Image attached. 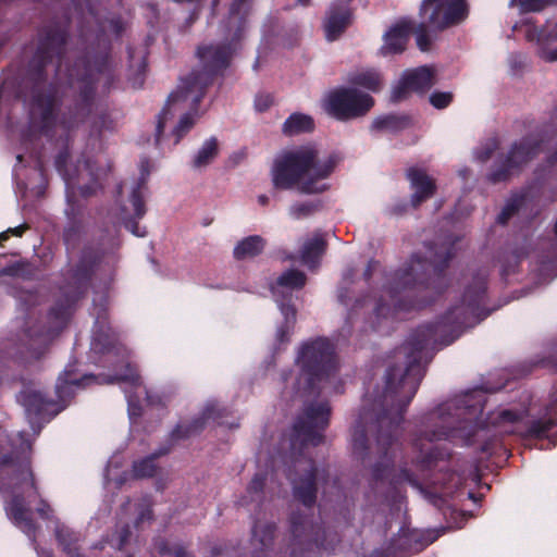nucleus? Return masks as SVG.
<instances>
[{
  "mask_svg": "<svg viewBox=\"0 0 557 557\" xmlns=\"http://www.w3.org/2000/svg\"><path fill=\"white\" fill-rule=\"evenodd\" d=\"M421 376L419 367L413 363L405 369L394 367L387 372L383 403L388 408L379 414L370 426L371 432L375 431V451L379 455V460L371 469L370 483L377 493L388 495L405 484L419 487L416 472L431 469L437 460L448 456L447 450L436 445L440 441L458 440L461 444L468 445L474 442L472 437L483 438V433L490 431H493L494 435L525 433L542 437L557 419L556 387L543 414L537 419H527L524 411L499 408L491 412L484 423L473 424L478 414L482 413L486 396L483 391H472L443 404L424 418L412 440L414 471L403 463L396 467L397 429L418 389Z\"/></svg>",
  "mask_w": 557,
  "mask_h": 557,
  "instance_id": "1",
  "label": "nucleus"
},
{
  "mask_svg": "<svg viewBox=\"0 0 557 557\" xmlns=\"http://www.w3.org/2000/svg\"><path fill=\"white\" fill-rule=\"evenodd\" d=\"M251 0H233L227 20L224 24L227 46H207L198 49L201 63L200 70L193 71L174 90L159 114L157 124V141L163 133L168 122L180 115L178 122L172 131L174 145L194 127L200 114L197 106L201 101L207 86L213 75L226 67L232 55L237 51L239 41L244 38L247 28V16Z\"/></svg>",
  "mask_w": 557,
  "mask_h": 557,
  "instance_id": "2",
  "label": "nucleus"
},
{
  "mask_svg": "<svg viewBox=\"0 0 557 557\" xmlns=\"http://www.w3.org/2000/svg\"><path fill=\"white\" fill-rule=\"evenodd\" d=\"M91 350L96 354L107 355V361L113 362L115 357H121L126 373L115 374L108 382H116L122 385L128 406V417L132 425L137 419L147 414L149 410L165 407L171 399V394L148 389L141 384L140 377L129 362L125 361L127 351L116 338L111 327L107 324L104 310L100 308L96 315L92 331Z\"/></svg>",
  "mask_w": 557,
  "mask_h": 557,
  "instance_id": "3",
  "label": "nucleus"
},
{
  "mask_svg": "<svg viewBox=\"0 0 557 557\" xmlns=\"http://www.w3.org/2000/svg\"><path fill=\"white\" fill-rule=\"evenodd\" d=\"M341 162L336 153L321 156L313 145L283 152L272 170L273 185L301 194H320L329 189L326 180Z\"/></svg>",
  "mask_w": 557,
  "mask_h": 557,
  "instance_id": "4",
  "label": "nucleus"
},
{
  "mask_svg": "<svg viewBox=\"0 0 557 557\" xmlns=\"http://www.w3.org/2000/svg\"><path fill=\"white\" fill-rule=\"evenodd\" d=\"M336 369L333 347L327 339L306 342L298 348L294 369L283 374L284 393L309 399L321 393L337 392Z\"/></svg>",
  "mask_w": 557,
  "mask_h": 557,
  "instance_id": "5",
  "label": "nucleus"
},
{
  "mask_svg": "<svg viewBox=\"0 0 557 557\" xmlns=\"http://www.w3.org/2000/svg\"><path fill=\"white\" fill-rule=\"evenodd\" d=\"M430 267L431 264L426 261L413 258L408 267L389 274L385 278L381 294L370 302L355 299L354 304H350L349 290L346 286H342L338 289V300L347 308V320L351 321L359 311H364L368 307H371L370 322L372 327H376L380 324V318L386 319L403 307L407 308L406 305H403L399 294L417 281L422 283L423 276Z\"/></svg>",
  "mask_w": 557,
  "mask_h": 557,
  "instance_id": "6",
  "label": "nucleus"
},
{
  "mask_svg": "<svg viewBox=\"0 0 557 557\" xmlns=\"http://www.w3.org/2000/svg\"><path fill=\"white\" fill-rule=\"evenodd\" d=\"M38 503L37 512L46 519L52 512L50 506L39 498L34 484L33 473L28 467H23L13 479L11 491L5 503V510L13 523L29 539L35 534L32 505Z\"/></svg>",
  "mask_w": 557,
  "mask_h": 557,
  "instance_id": "7",
  "label": "nucleus"
},
{
  "mask_svg": "<svg viewBox=\"0 0 557 557\" xmlns=\"http://www.w3.org/2000/svg\"><path fill=\"white\" fill-rule=\"evenodd\" d=\"M478 310L479 308L474 313H471L470 311H467V305L455 307L440 322L419 327L417 331V338L413 343L416 349L421 350L431 344L437 343H442L444 345L450 344L460 335L462 326H473L476 322L486 318V314H483V317H480L479 319Z\"/></svg>",
  "mask_w": 557,
  "mask_h": 557,
  "instance_id": "8",
  "label": "nucleus"
},
{
  "mask_svg": "<svg viewBox=\"0 0 557 557\" xmlns=\"http://www.w3.org/2000/svg\"><path fill=\"white\" fill-rule=\"evenodd\" d=\"M478 310L479 308L474 313H471L470 311H467V305L455 307L440 322L419 327L417 331V338L413 343L416 349L421 350L431 344L437 343H442L444 345L450 344L460 335L462 326H473L476 322L486 318V314H483V317H480L479 319Z\"/></svg>",
  "mask_w": 557,
  "mask_h": 557,
  "instance_id": "9",
  "label": "nucleus"
},
{
  "mask_svg": "<svg viewBox=\"0 0 557 557\" xmlns=\"http://www.w3.org/2000/svg\"><path fill=\"white\" fill-rule=\"evenodd\" d=\"M144 191V177L138 181L123 182L119 186V197L113 209V215L116 221L138 237H144L146 235V230L139 227L136 223V220L141 219L146 213Z\"/></svg>",
  "mask_w": 557,
  "mask_h": 557,
  "instance_id": "10",
  "label": "nucleus"
},
{
  "mask_svg": "<svg viewBox=\"0 0 557 557\" xmlns=\"http://www.w3.org/2000/svg\"><path fill=\"white\" fill-rule=\"evenodd\" d=\"M306 280L302 272L290 269L283 272L271 285L272 294L284 318L275 333L277 345H283L289 341L296 323V309L290 305H285L283 300L287 299L293 290L304 287Z\"/></svg>",
  "mask_w": 557,
  "mask_h": 557,
  "instance_id": "11",
  "label": "nucleus"
},
{
  "mask_svg": "<svg viewBox=\"0 0 557 557\" xmlns=\"http://www.w3.org/2000/svg\"><path fill=\"white\" fill-rule=\"evenodd\" d=\"M374 104L368 94L356 88H338L324 99V110L337 120L346 121L366 114Z\"/></svg>",
  "mask_w": 557,
  "mask_h": 557,
  "instance_id": "12",
  "label": "nucleus"
},
{
  "mask_svg": "<svg viewBox=\"0 0 557 557\" xmlns=\"http://www.w3.org/2000/svg\"><path fill=\"white\" fill-rule=\"evenodd\" d=\"M420 11L431 27L442 30L463 22L468 4L466 0H423Z\"/></svg>",
  "mask_w": 557,
  "mask_h": 557,
  "instance_id": "13",
  "label": "nucleus"
},
{
  "mask_svg": "<svg viewBox=\"0 0 557 557\" xmlns=\"http://www.w3.org/2000/svg\"><path fill=\"white\" fill-rule=\"evenodd\" d=\"M330 407L325 401L306 407L295 424V436L304 445H318L322 442V431L329 423Z\"/></svg>",
  "mask_w": 557,
  "mask_h": 557,
  "instance_id": "14",
  "label": "nucleus"
},
{
  "mask_svg": "<svg viewBox=\"0 0 557 557\" xmlns=\"http://www.w3.org/2000/svg\"><path fill=\"white\" fill-rule=\"evenodd\" d=\"M79 298V294L75 293L72 296H65V300H60L48 314V329L45 332H33L27 330L29 338V348L37 349L46 346L67 323L74 305Z\"/></svg>",
  "mask_w": 557,
  "mask_h": 557,
  "instance_id": "15",
  "label": "nucleus"
},
{
  "mask_svg": "<svg viewBox=\"0 0 557 557\" xmlns=\"http://www.w3.org/2000/svg\"><path fill=\"white\" fill-rule=\"evenodd\" d=\"M293 467L295 474L304 472V475L299 478L294 475L292 471L288 473V478L293 484L294 495L305 507H311L315 502L317 470L312 461L305 457L296 459Z\"/></svg>",
  "mask_w": 557,
  "mask_h": 557,
  "instance_id": "16",
  "label": "nucleus"
},
{
  "mask_svg": "<svg viewBox=\"0 0 557 557\" xmlns=\"http://www.w3.org/2000/svg\"><path fill=\"white\" fill-rule=\"evenodd\" d=\"M521 29L530 42H535L537 54L545 61H557V23L547 24L545 27L539 29L536 26L527 22L515 29Z\"/></svg>",
  "mask_w": 557,
  "mask_h": 557,
  "instance_id": "17",
  "label": "nucleus"
},
{
  "mask_svg": "<svg viewBox=\"0 0 557 557\" xmlns=\"http://www.w3.org/2000/svg\"><path fill=\"white\" fill-rule=\"evenodd\" d=\"M434 76V70L429 66L404 72L401 78L393 88L392 100H403L410 91L419 92L430 89L435 83Z\"/></svg>",
  "mask_w": 557,
  "mask_h": 557,
  "instance_id": "18",
  "label": "nucleus"
},
{
  "mask_svg": "<svg viewBox=\"0 0 557 557\" xmlns=\"http://www.w3.org/2000/svg\"><path fill=\"white\" fill-rule=\"evenodd\" d=\"M18 401L25 407L32 425L37 420L49 421L65 407V405L58 406V404L47 400L41 392L32 388L23 391L18 395Z\"/></svg>",
  "mask_w": 557,
  "mask_h": 557,
  "instance_id": "19",
  "label": "nucleus"
},
{
  "mask_svg": "<svg viewBox=\"0 0 557 557\" xmlns=\"http://www.w3.org/2000/svg\"><path fill=\"white\" fill-rule=\"evenodd\" d=\"M536 153V143L533 139H523L515 144L502 168L491 173L493 182H500L512 175L522 164Z\"/></svg>",
  "mask_w": 557,
  "mask_h": 557,
  "instance_id": "20",
  "label": "nucleus"
},
{
  "mask_svg": "<svg viewBox=\"0 0 557 557\" xmlns=\"http://www.w3.org/2000/svg\"><path fill=\"white\" fill-rule=\"evenodd\" d=\"M351 23V11L346 0L331 4L323 23L325 38L334 41L346 30Z\"/></svg>",
  "mask_w": 557,
  "mask_h": 557,
  "instance_id": "21",
  "label": "nucleus"
},
{
  "mask_svg": "<svg viewBox=\"0 0 557 557\" xmlns=\"http://www.w3.org/2000/svg\"><path fill=\"white\" fill-rule=\"evenodd\" d=\"M412 25L409 21H400L393 25L383 36L381 54L401 53L406 49Z\"/></svg>",
  "mask_w": 557,
  "mask_h": 557,
  "instance_id": "22",
  "label": "nucleus"
},
{
  "mask_svg": "<svg viewBox=\"0 0 557 557\" xmlns=\"http://www.w3.org/2000/svg\"><path fill=\"white\" fill-rule=\"evenodd\" d=\"M413 194L411 196L412 207H418L422 201L432 197L435 193V181L421 169H410L407 173Z\"/></svg>",
  "mask_w": 557,
  "mask_h": 557,
  "instance_id": "23",
  "label": "nucleus"
},
{
  "mask_svg": "<svg viewBox=\"0 0 557 557\" xmlns=\"http://www.w3.org/2000/svg\"><path fill=\"white\" fill-rule=\"evenodd\" d=\"M67 71L69 84L73 88L79 89L83 99L88 100L95 78L94 67L89 63L82 61L75 64L74 69Z\"/></svg>",
  "mask_w": 557,
  "mask_h": 557,
  "instance_id": "24",
  "label": "nucleus"
},
{
  "mask_svg": "<svg viewBox=\"0 0 557 557\" xmlns=\"http://www.w3.org/2000/svg\"><path fill=\"white\" fill-rule=\"evenodd\" d=\"M55 100L53 98L36 96L30 106V120L34 126L48 128L54 120Z\"/></svg>",
  "mask_w": 557,
  "mask_h": 557,
  "instance_id": "25",
  "label": "nucleus"
},
{
  "mask_svg": "<svg viewBox=\"0 0 557 557\" xmlns=\"http://www.w3.org/2000/svg\"><path fill=\"white\" fill-rule=\"evenodd\" d=\"M221 411L222 410L218 403H208L203 408L202 414L199 419L195 420L193 423L189 424H178L176 429L173 431V436L175 438H185L199 432L209 420H218L221 416Z\"/></svg>",
  "mask_w": 557,
  "mask_h": 557,
  "instance_id": "26",
  "label": "nucleus"
},
{
  "mask_svg": "<svg viewBox=\"0 0 557 557\" xmlns=\"http://www.w3.org/2000/svg\"><path fill=\"white\" fill-rule=\"evenodd\" d=\"M220 152V143L216 137L207 138L196 150L191 158L190 165L196 171L207 169L218 158Z\"/></svg>",
  "mask_w": 557,
  "mask_h": 557,
  "instance_id": "27",
  "label": "nucleus"
},
{
  "mask_svg": "<svg viewBox=\"0 0 557 557\" xmlns=\"http://www.w3.org/2000/svg\"><path fill=\"white\" fill-rule=\"evenodd\" d=\"M325 240L319 233L307 238L300 249V260L309 269H314L324 252Z\"/></svg>",
  "mask_w": 557,
  "mask_h": 557,
  "instance_id": "28",
  "label": "nucleus"
},
{
  "mask_svg": "<svg viewBox=\"0 0 557 557\" xmlns=\"http://www.w3.org/2000/svg\"><path fill=\"white\" fill-rule=\"evenodd\" d=\"M94 379L90 375L84 377H77L74 371L69 367L59 376L55 389L60 401L65 403L67 399L74 396L76 389H78L84 382H88Z\"/></svg>",
  "mask_w": 557,
  "mask_h": 557,
  "instance_id": "29",
  "label": "nucleus"
},
{
  "mask_svg": "<svg viewBox=\"0 0 557 557\" xmlns=\"http://www.w3.org/2000/svg\"><path fill=\"white\" fill-rule=\"evenodd\" d=\"M370 420L372 421V414L364 411L360 414L356 425L354 426L352 448L355 454L360 458H363L368 450L371 453L373 450V447L368 445L369 440L366 434L368 431L367 424Z\"/></svg>",
  "mask_w": 557,
  "mask_h": 557,
  "instance_id": "30",
  "label": "nucleus"
},
{
  "mask_svg": "<svg viewBox=\"0 0 557 557\" xmlns=\"http://www.w3.org/2000/svg\"><path fill=\"white\" fill-rule=\"evenodd\" d=\"M462 479L455 473L442 474L441 479H435L431 482L432 491L429 492L430 496L438 498H447L454 495L455 490L461 484Z\"/></svg>",
  "mask_w": 557,
  "mask_h": 557,
  "instance_id": "31",
  "label": "nucleus"
},
{
  "mask_svg": "<svg viewBox=\"0 0 557 557\" xmlns=\"http://www.w3.org/2000/svg\"><path fill=\"white\" fill-rule=\"evenodd\" d=\"M264 248V240L259 235H253L240 240L234 248L236 259H247L259 255Z\"/></svg>",
  "mask_w": 557,
  "mask_h": 557,
  "instance_id": "32",
  "label": "nucleus"
},
{
  "mask_svg": "<svg viewBox=\"0 0 557 557\" xmlns=\"http://www.w3.org/2000/svg\"><path fill=\"white\" fill-rule=\"evenodd\" d=\"M313 120L310 115L293 113L283 124V133L289 136L313 129Z\"/></svg>",
  "mask_w": 557,
  "mask_h": 557,
  "instance_id": "33",
  "label": "nucleus"
},
{
  "mask_svg": "<svg viewBox=\"0 0 557 557\" xmlns=\"http://www.w3.org/2000/svg\"><path fill=\"white\" fill-rule=\"evenodd\" d=\"M349 82L371 91H379L382 87L381 75L373 69L361 70L351 74Z\"/></svg>",
  "mask_w": 557,
  "mask_h": 557,
  "instance_id": "34",
  "label": "nucleus"
},
{
  "mask_svg": "<svg viewBox=\"0 0 557 557\" xmlns=\"http://www.w3.org/2000/svg\"><path fill=\"white\" fill-rule=\"evenodd\" d=\"M484 293L485 281L480 277L465 293L462 305H467V311L474 313L483 299Z\"/></svg>",
  "mask_w": 557,
  "mask_h": 557,
  "instance_id": "35",
  "label": "nucleus"
},
{
  "mask_svg": "<svg viewBox=\"0 0 557 557\" xmlns=\"http://www.w3.org/2000/svg\"><path fill=\"white\" fill-rule=\"evenodd\" d=\"M533 197L531 191H527L520 196L512 198L503 209L497 220L499 223L505 224L510 216L516 212L520 211L523 208H527L529 201Z\"/></svg>",
  "mask_w": 557,
  "mask_h": 557,
  "instance_id": "36",
  "label": "nucleus"
},
{
  "mask_svg": "<svg viewBox=\"0 0 557 557\" xmlns=\"http://www.w3.org/2000/svg\"><path fill=\"white\" fill-rule=\"evenodd\" d=\"M66 159H67V156L61 153L55 160V165H57L58 171L62 174V176L64 178L65 186H66L67 199L70 200L71 194H74L75 182H74V176H72L65 169Z\"/></svg>",
  "mask_w": 557,
  "mask_h": 557,
  "instance_id": "37",
  "label": "nucleus"
},
{
  "mask_svg": "<svg viewBox=\"0 0 557 557\" xmlns=\"http://www.w3.org/2000/svg\"><path fill=\"white\" fill-rule=\"evenodd\" d=\"M133 472L136 478L152 476L156 472L153 456L147 457L140 461L135 462L133 466Z\"/></svg>",
  "mask_w": 557,
  "mask_h": 557,
  "instance_id": "38",
  "label": "nucleus"
},
{
  "mask_svg": "<svg viewBox=\"0 0 557 557\" xmlns=\"http://www.w3.org/2000/svg\"><path fill=\"white\" fill-rule=\"evenodd\" d=\"M55 535L60 544L66 550H71V544L77 541L76 534L60 522H55Z\"/></svg>",
  "mask_w": 557,
  "mask_h": 557,
  "instance_id": "39",
  "label": "nucleus"
},
{
  "mask_svg": "<svg viewBox=\"0 0 557 557\" xmlns=\"http://www.w3.org/2000/svg\"><path fill=\"white\" fill-rule=\"evenodd\" d=\"M317 205L312 201L297 202L289 207L288 213L293 219H302L312 214Z\"/></svg>",
  "mask_w": 557,
  "mask_h": 557,
  "instance_id": "40",
  "label": "nucleus"
},
{
  "mask_svg": "<svg viewBox=\"0 0 557 557\" xmlns=\"http://www.w3.org/2000/svg\"><path fill=\"white\" fill-rule=\"evenodd\" d=\"M453 101V94L449 91H434L430 96L431 104L436 109H445Z\"/></svg>",
  "mask_w": 557,
  "mask_h": 557,
  "instance_id": "41",
  "label": "nucleus"
},
{
  "mask_svg": "<svg viewBox=\"0 0 557 557\" xmlns=\"http://www.w3.org/2000/svg\"><path fill=\"white\" fill-rule=\"evenodd\" d=\"M555 1L556 0H519L518 5L520 11L523 13L536 12L541 11L545 5L554 3Z\"/></svg>",
  "mask_w": 557,
  "mask_h": 557,
  "instance_id": "42",
  "label": "nucleus"
},
{
  "mask_svg": "<svg viewBox=\"0 0 557 557\" xmlns=\"http://www.w3.org/2000/svg\"><path fill=\"white\" fill-rule=\"evenodd\" d=\"M496 147H497V141H496V139L492 138L490 140H487L482 147L478 148L474 151V158L478 161L483 162L491 157L492 152L496 149Z\"/></svg>",
  "mask_w": 557,
  "mask_h": 557,
  "instance_id": "43",
  "label": "nucleus"
},
{
  "mask_svg": "<svg viewBox=\"0 0 557 557\" xmlns=\"http://www.w3.org/2000/svg\"><path fill=\"white\" fill-rule=\"evenodd\" d=\"M406 122L407 121L405 119L399 120L396 116L388 115V116L376 119L373 122V126L375 128H380V129H393L397 126L398 123L406 124Z\"/></svg>",
  "mask_w": 557,
  "mask_h": 557,
  "instance_id": "44",
  "label": "nucleus"
},
{
  "mask_svg": "<svg viewBox=\"0 0 557 557\" xmlns=\"http://www.w3.org/2000/svg\"><path fill=\"white\" fill-rule=\"evenodd\" d=\"M273 103V97L270 94H259L255 98V109L258 112L267 111Z\"/></svg>",
  "mask_w": 557,
  "mask_h": 557,
  "instance_id": "45",
  "label": "nucleus"
},
{
  "mask_svg": "<svg viewBox=\"0 0 557 557\" xmlns=\"http://www.w3.org/2000/svg\"><path fill=\"white\" fill-rule=\"evenodd\" d=\"M417 45L421 51H426L430 47L431 40L424 25H420L416 32Z\"/></svg>",
  "mask_w": 557,
  "mask_h": 557,
  "instance_id": "46",
  "label": "nucleus"
},
{
  "mask_svg": "<svg viewBox=\"0 0 557 557\" xmlns=\"http://www.w3.org/2000/svg\"><path fill=\"white\" fill-rule=\"evenodd\" d=\"M127 536H128V530L127 529H122L117 535L113 536L111 540H110V545L113 547V548H116V549H121L123 548V546L125 545L126 541H127Z\"/></svg>",
  "mask_w": 557,
  "mask_h": 557,
  "instance_id": "47",
  "label": "nucleus"
},
{
  "mask_svg": "<svg viewBox=\"0 0 557 557\" xmlns=\"http://www.w3.org/2000/svg\"><path fill=\"white\" fill-rule=\"evenodd\" d=\"M9 445V437L5 432L0 428V463H7L10 461L5 454L7 446Z\"/></svg>",
  "mask_w": 557,
  "mask_h": 557,
  "instance_id": "48",
  "label": "nucleus"
},
{
  "mask_svg": "<svg viewBox=\"0 0 557 557\" xmlns=\"http://www.w3.org/2000/svg\"><path fill=\"white\" fill-rule=\"evenodd\" d=\"M163 557H189L187 552L181 546H174L169 552H162Z\"/></svg>",
  "mask_w": 557,
  "mask_h": 557,
  "instance_id": "49",
  "label": "nucleus"
},
{
  "mask_svg": "<svg viewBox=\"0 0 557 557\" xmlns=\"http://www.w3.org/2000/svg\"><path fill=\"white\" fill-rule=\"evenodd\" d=\"M25 230V226L22 225V226H17V227H13V228H9L8 231L5 232H2L0 233V244L3 242V240H7L9 238V235L12 234V235H16V236H21L22 233L24 232Z\"/></svg>",
  "mask_w": 557,
  "mask_h": 557,
  "instance_id": "50",
  "label": "nucleus"
},
{
  "mask_svg": "<svg viewBox=\"0 0 557 557\" xmlns=\"http://www.w3.org/2000/svg\"><path fill=\"white\" fill-rule=\"evenodd\" d=\"M263 485L264 479L261 475H256L249 485V491L257 493L263 488Z\"/></svg>",
  "mask_w": 557,
  "mask_h": 557,
  "instance_id": "51",
  "label": "nucleus"
},
{
  "mask_svg": "<svg viewBox=\"0 0 557 557\" xmlns=\"http://www.w3.org/2000/svg\"><path fill=\"white\" fill-rule=\"evenodd\" d=\"M17 436L20 437L21 440V443L17 447V449L21 451V453H25L27 450L30 449V442L28 438H25V434L23 432L18 433Z\"/></svg>",
  "mask_w": 557,
  "mask_h": 557,
  "instance_id": "52",
  "label": "nucleus"
},
{
  "mask_svg": "<svg viewBox=\"0 0 557 557\" xmlns=\"http://www.w3.org/2000/svg\"><path fill=\"white\" fill-rule=\"evenodd\" d=\"M380 268V264L375 261H370L363 275L366 277V280H369L372 272H375L377 269Z\"/></svg>",
  "mask_w": 557,
  "mask_h": 557,
  "instance_id": "53",
  "label": "nucleus"
},
{
  "mask_svg": "<svg viewBox=\"0 0 557 557\" xmlns=\"http://www.w3.org/2000/svg\"><path fill=\"white\" fill-rule=\"evenodd\" d=\"M448 259V256L445 258L436 257L431 263L434 270H437L440 267H442Z\"/></svg>",
  "mask_w": 557,
  "mask_h": 557,
  "instance_id": "54",
  "label": "nucleus"
},
{
  "mask_svg": "<svg viewBox=\"0 0 557 557\" xmlns=\"http://www.w3.org/2000/svg\"><path fill=\"white\" fill-rule=\"evenodd\" d=\"M79 190L84 196H88L94 193V188L79 186Z\"/></svg>",
  "mask_w": 557,
  "mask_h": 557,
  "instance_id": "55",
  "label": "nucleus"
},
{
  "mask_svg": "<svg viewBox=\"0 0 557 557\" xmlns=\"http://www.w3.org/2000/svg\"><path fill=\"white\" fill-rule=\"evenodd\" d=\"M268 201H269V198H268V196H265V195H260V196L258 197V202H259L260 205H262V206H265V205L268 203Z\"/></svg>",
  "mask_w": 557,
  "mask_h": 557,
  "instance_id": "56",
  "label": "nucleus"
},
{
  "mask_svg": "<svg viewBox=\"0 0 557 557\" xmlns=\"http://www.w3.org/2000/svg\"><path fill=\"white\" fill-rule=\"evenodd\" d=\"M37 553H38V557H51V553L46 549L37 550Z\"/></svg>",
  "mask_w": 557,
  "mask_h": 557,
  "instance_id": "57",
  "label": "nucleus"
},
{
  "mask_svg": "<svg viewBox=\"0 0 557 557\" xmlns=\"http://www.w3.org/2000/svg\"><path fill=\"white\" fill-rule=\"evenodd\" d=\"M343 283L344 284H349L350 283V273H346L344 275Z\"/></svg>",
  "mask_w": 557,
  "mask_h": 557,
  "instance_id": "58",
  "label": "nucleus"
},
{
  "mask_svg": "<svg viewBox=\"0 0 557 557\" xmlns=\"http://www.w3.org/2000/svg\"><path fill=\"white\" fill-rule=\"evenodd\" d=\"M469 171L467 169H462L459 171V175L462 176L463 178L468 175Z\"/></svg>",
  "mask_w": 557,
  "mask_h": 557,
  "instance_id": "59",
  "label": "nucleus"
},
{
  "mask_svg": "<svg viewBox=\"0 0 557 557\" xmlns=\"http://www.w3.org/2000/svg\"><path fill=\"white\" fill-rule=\"evenodd\" d=\"M84 170L87 171L89 174H91V168H90L89 163L86 162L84 164Z\"/></svg>",
  "mask_w": 557,
  "mask_h": 557,
  "instance_id": "60",
  "label": "nucleus"
},
{
  "mask_svg": "<svg viewBox=\"0 0 557 557\" xmlns=\"http://www.w3.org/2000/svg\"><path fill=\"white\" fill-rule=\"evenodd\" d=\"M297 2L301 5H307L309 3V0H297Z\"/></svg>",
  "mask_w": 557,
  "mask_h": 557,
  "instance_id": "61",
  "label": "nucleus"
},
{
  "mask_svg": "<svg viewBox=\"0 0 557 557\" xmlns=\"http://www.w3.org/2000/svg\"><path fill=\"white\" fill-rule=\"evenodd\" d=\"M110 467H111V463L109 465V467L107 469V475L106 476H107L108 480H110V471H111Z\"/></svg>",
  "mask_w": 557,
  "mask_h": 557,
  "instance_id": "62",
  "label": "nucleus"
},
{
  "mask_svg": "<svg viewBox=\"0 0 557 557\" xmlns=\"http://www.w3.org/2000/svg\"><path fill=\"white\" fill-rule=\"evenodd\" d=\"M61 72H62V66H61V65H59V67H58V73H59V74H61Z\"/></svg>",
  "mask_w": 557,
  "mask_h": 557,
  "instance_id": "63",
  "label": "nucleus"
},
{
  "mask_svg": "<svg viewBox=\"0 0 557 557\" xmlns=\"http://www.w3.org/2000/svg\"><path fill=\"white\" fill-rule=\"evenodd\" d=\"M513 3H515V0H510V5H513Z\"/></svg>",
  "mask_w": 557,
  "mask_h": 557,
  "instance_id": "64",
  "label": "nucleus"
}]
</instances>
